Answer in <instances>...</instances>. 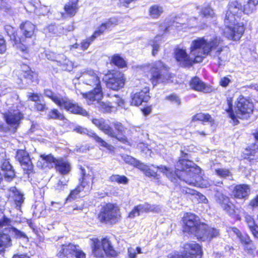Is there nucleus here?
I'll return each mask as SVG.
<instances>
[{"mask_svg":"<svg viewBox=\"0 0 258 258\" xmlns=\"http://www.w3.org/2000/svg\"><path fill=\"white\" fill-rule=\"evenodd\" d=\"M191 52L196 56L197 62H202L204 58L210 55L217 60L219 66H220L228 59V51L223 47L222 40L217 37L209 40L204 37L193 40Z\"/></svg>","mask_w":258,"mask_h":258,"instance_id":"obj_1","label":"nucleus"},{"mask_svg":"<svg viewBox=\"0 0 258 258\" xmlns=\"http://www.w3.org/2000/svg\"><path fill=\"white\" fill-rule=\"evenodd\" d=\"M256 8L248 0L243 8L240 4L236 1H231L226 13L224 23L226 28L224 35L229 39L238 40L242 36L244 28L243 24L238 23L239 15L243 12L244 14L249 15L252 13Z\"/></svg>","mask_w":258,"mask_h":258,"instance_id":"obj_2","label":"nucleus"},{"mask_svg":"<svg viewBox=\"0 0 258 258\" xmlns=\"http://www.w3.org/2000/svg\"><path fill=\"white\" fill-rule=\"evenodd\" d=\"M181 156L175 165V169L179 171V179H182L189 185L207 188L211 185L199 174L201 169L189 160V154L185 150H181Z\"/></svg>","mask_w":258,"mask_h":258,"instance_id":"obj_3","label":"nucleus"},{"mask_svg":"<svg viewBox=\"0 0 258 258\" xmlns=\"http://www.w3.org/2000/svg\"><path fill=\"white\" fill-rule=\"evenodd\" d=\"M100 75L96 71L87 69L82 73L80 77L84 84L93 89L88 93H82L83 98L89 100L90 103L94 100H101L103 98Z\"/></svg>","mask_w":258,"mask_h":258,"instance_id":"obj_4","label":"nucleus"},{"mask_svg":"<svg viewBox=\"0 0 258 258\" xmlns=\"http://www.w3.org/2000/svg\"><path fill=\"white\" fill-rule=\"evenodd\" d=\"M11 220L6 216H4L3 219L0 220V229L5 227V233H0V253L3 252L6 248L12 245L9 234L16 238H27L25 233L14 227H11Z\"/></svg>","mask_w":258,"mask_h":258,"instance_id":"obj_5","label":"nucleus"},{"mask_svg":"<svg viewBox=\"0 0 258 258\" xmlns=\"http://www.w3.org/2000/svg\"><path fill=\"white\" fill-rule=\"evenodd\" d=\"M228 104L229 109L227 111L229 113V116L234 124L238 123L237 118H246L253 111V104L242 97H240L238 99L236 105L237 110L236 111V114L232 111V104L229 100H228Z\"/></svg>","mask_w":258,"mask_h":258,"instance_id":"obj_6","label":"nucleus"},{"mask_svg":"<svg viewBox=\"0 0 258 258\" xmlns=\"http://www.w3.org/2000/svg\"><path fill=\"white\" fill-rule=\"evenodd\" d=\"M49 99L60 108H63L73 113L79 114L83 116L88 115L86 110L60 94L54 93Z\"/></svg>","mask_w":258,"mask_h":258,"instance_id":"obj_7","label":"nucleus"},{"mask_svg":"<svg viewBox=\"0 0 258 258\" xmlns=\"http://www.w3.org/2000/svg\"><path fill=\"white\" fill-rule=\"evenodd\" d=\"M152 166L153 167L154 169H152L151 167L141 163L138 169L143 171L146 176L153 177L157 179L158 178V175L157 174L158 169H159L160 171L165 174L172 182H176L178 178H180L179 171L176 169V171L173 172L170 168L165 166L161 165L160 166L154 167L153 165H152Z\"/></svg>","mask_w":258,"mask_h":258,"instance_id":"obj_8","label":"nucleus"},{"mask_svg":"<svg viewBox=\"0 0 258 258\" xmlns=\"http://www.w3.org/2000/svg\"><path fill=\"white\" fill-rule=\"evenodd\" d=\"M120 217V209L116 205L108 203L102 207L99 214L100 221L102 223L114 224Z\"/></svg>","mask_w":258,"mask_h":258,"instance_id":"obj_9","label":"nucleus"},{"mask_svg":"<svg viewBox=\"0 0 258 258\" xmlns=\"http://www.w3.org/2000/svg\"><path fill=\"white\" fill-rule=\"evenodd\" d=\"M150 80L154 86L160 83H164L169 78L167 67L161 61L152 64L150 69Z\"/></svg>","mask_w":258,"mask_h":258,"instance_id":"obj_10","label":"nucleus"},{"mask_svg":"<svg viewBox=\"0 0 258 258\" xmlns=\"http://www.w3.org/2000/svg\"><path fill=\"white\" fill-rule=\"evenodd\" d=\"M93 253L97 257H102L104 255L113 257L117 254L110 241L107 238H103L101 241L97 239L94 240Z\"/></svg>","mask_w":258,"mask_h":258,"instance_id":"obj_11","label":"nucleus"},{"mask_svg":"<svg viewBox=\"0 0 258 258\" xmlns=\"http://www.w3.org/2000/svg\"><path fill=\"white\" fill-rule=\"evenodd\" d=\"M40 159L41 161L39 160L38 163L43 162V165L41 166L42 167L47 166L45 164L53 163L55 166L56 171L61 174L66 175L71 171V166L70 163L64 159H55L51 155H42L40 156ZM38 166H39V163Z\"/></svg>","mask_w":258,"mask_h":258,"instance_id":"obj_12","label":"nucleus"},{"mask_svg":"<svg viewBox=\"0 0 258 258\" xmlns=\"http://www.w3.org/2000/svg\"><path fill=\"white\" fill-rule=\"evenodd\" d=\"M183 231L184 233L194 235L197 237L198 233L201 231V225H204L200 222L198 216L190 213H186L183 218Z\"/></svg>","mask_w":258,"mask_h":258,"instance_id":"obj_13","label":"nucleus"},{"mask_svg":"<svg viewBox=\"0 0 258 258\" xmlns=\"http://www.w3.org/2000/svg\"><path fill=\"white\" fill-rule=\"evenodd\" d=\"M92 123L102 131L105 134L112 138L116 139L118 141L124 144H128V142L125 136H120L116 135L113 128L110 126L108 122L103 118H93Z\"/></svg>","mask_w":258,"mask_h":258,"instance_id":"obj_14","label":"nucleus"},{"mask_svg":"<svg viewBox=\"0 0 258 258\" xmlns=\"http://www.w3.org/2000/svg\"><path fill=\"white\" fill-rule=\"evenodd\" d=\"M214 190L216 192L215 194L216 201L220 205L221 208L228 215L230 216L234 215L235 206L230 202L229 198L220 192L218 187H215Z\"/></svg>","mask_w":258,"mask_h":258,"instance_id":"obj_15","label":"nucleus"},{"mask_svg":"<svg viewBox=\"0 0 258 258\" xmlns=\"http://www.w3.org/2000/svg\"><path fill=\"white\" fill-rule=\"evenodd\" d=\"M192 43L190 47V55H188L185 49L177 48L175 50V57L180 64L183 67L191 66L194 63H199L196 61V56L191 54Z\"/></svg>","mask_w":258,"mask_h":258,"instance_id":"obj_16","label":"nucleus"},{"mask_svg":"<svg viewBox=\"0 0 258 258\" xmlns=\"http://www.w3.org/2000/svg\"><path fill=\"white\" fill-rule=\"evenodd\" d=\"M160 208L158 206L151 205L148 203L141 204L135 206L128 215V217L133 219L136 216H139L141 213H148L150 212H159Z\"/></svg>","mask_w":258,"mask_h":258,"instance_id":"obj_17","label":"nucleus"},{"mask_svg":"<svg viewBox=\"0 0 258 258\" xmlns=\"http://www.w3.org/2000/svg\"><path fill=\"white\" fill-rule=\"evenodd\" d=\"M125 79L124 75L120 72H115L109 77L106 81V86L113 90H118L123 87Z\"/></svg>","mask_w":258,"mask_h":258,"instance_id":"obj_18","label":"nucleus"},{"mask_svg":"<svg viewBox=\"0 0 258 258\" xmlns=\"http://www.w3.org/2000/svg\"><path fill=\"white\" fill-rule=\"evenodd\" d=\"M149 88L145 87L139 92H133L131 94V104L134 106H139L143 102H147L150 99Z\"/></svg>","mask_w":258,"mask_h":258,"instance_id":"obj_19","label":"nucleus"},{"mask_svg":"<svg viewBox=\"0 0 258 258\" xmlns=\"http://www.w3.org/2000/svg\"><path fill=\"white\" fill-rule=\"evenodd\" d=\"M5 118L7 123L16 130L21 120L23 118V115L18 109L11 108L5 114Z\"/></svg>","mask_w":258,"mask_h":258,"instance_id":"obj_20","label":"nucleus"},{"mask_svg":"<svg viewBox=\"0 0 258 258\" xmlns=\"http://www.w3.org/2000/svg\"><path fill=\"white\" fill-rule=\"evenodd\" d=\"M183 252L186 258H200L202 255L201 246L195 242L184 245Z\"/></svg>","mask_w":258,"mask_h":258,"instance_id":"obj_21","label":"nucleus"},{"mask_svg":"<svg viewBox=\"0 0 258 258\" xmlns=\"http://www.w3.org/2000/svg\"><path fill=\"white\" fill-rule=\"evenodd\" d=\"M200 227L201 231L200 233H198L197 238L202 241L211 240L213 238L216 237L219 235L218 230L210 228L205 224L201 225Z\"/></svg>","mask_w":258,"mask_h":258,"instance_id":"obj_22","label":"nucleus"},{"mask_svg":"<svg viewBox=\"0 0 258 258\" xmlns=\"http://www.w3.org/2000/svg\"><path fill=\"white\" fill-rule=\"evenodd\" d=\"M16 159L19 162L24 170L30 171L33 169V164L30 160L29 154L24 150L17 151Z\"/></svg>","mask_w":258,"mask_h":258,"instance_id":"obj_23","label":"nucleus"},{"mask_svg":"<svg viewBox=\"0 0 258 258\" xmlns=\"http://www.w3.org/2000/svg\"><path fill=\"white\" fill-rule=\"evenodd\" d=\"M85 179L87 180L88 182L87 185H85L84 184L85 180H84L81 185L78 186L75 189L71 191L69 196L67 199V201H72L76 199L81 191H84L85 192H88L91 190L92 178L90 177H88V178H85Z\"/></svg>","mask_w":258,"mask_h":258,"instance_id":"obj_24","label":"nucleus"},{"mask_svg":"<svg viewBox=\"0 0 258 258\" xmlns=\"http://www.w3.org/2000/svg\"><path fill=\"white\" fill-rule=\"evenodd\" d=\"M75 130L79 133L80 134H87L89 136L92 137L98 144L101 146L106 148L109 150H112L114 148L110 144H108L105 141H104L102 138L99 137L96 133L93 132H89L85 128H83L81 126H77L75 128Z\"/></svg>","mask_w":258,"mask_h":258,"instance_id":"obj_25","label":"nucleus"},{"mask_svg":"<svg viewBox=\"0 0 258 258\" xmlns=\"http://www.w3.org/2000/svg\"><path fill=\"white\" fill-rule=\"evenodd\" d=\"M9 196L14 202L15 208L17 210H20L25 200L24 195L15 187H12L10 189Z\"/></svg>","mask_w":258,"mask_h":258,"instance_id":"obj_26","label":"nucleus"},{"mask_svg":"<svg viewBox=\"0 0 258 258\" xmlns=\"http://www.w3.org/2000/svg\"><path fill=\"white\" fill-rule=\"evenodd\" d=\"M49 58L55 60L57 64L59 66L62 70L71 71L73 68L72 62L67 59L66 56L62 54H59L54 58Z\"/></svg>","mask_w":258,"mask_h":258,"instance_id":"obj_27","label":"nucleus"},{"mask_svg":"<svg viewBox=\"0 0 258 258\" xmlns=\"http://www.w3.org/2000/svg\"><path fill=\"white\" fill-rule=\"evenodd\" d=\"M117 20L115 18L110 19L105 23H102L101 25L100 26L97 28V29L94 32V34L92 35L95 38H96L98 36L102 34L108 29L117 25Z\"/></svg>","mask_w":258,"mask_h":258,"instance_id":"obj_28","label":"nucleus"},{"mask_svg":"<svg viewBox=\"0 0 258 258\" xmlns=\"http://www.w3.org/2000/svg\"><path fill=\"white\" fill-rule=\"evenodd\" d=\"M250 191V188L248 185L239 184L235 186L233 190V195L236 198H245L249 195Z\"/></svg>","mask_w":258,"mask_h":258,"instance_id":"obj_29","label":"nucleus"},{"mask_svg":"<svg viewBox=\"0 0 258 258\" xmlns=\"http://www.w3.org/2000/svg\"><path fill=\"white\" fill-rule=\"evenodd\" d=\"M190 87L196 91L208 93L211 89L202 82L199 78L195 77L191 79L189 83Z\"/></svg>","mask_w":258,"mask_h":258,"instance_id":"obj_30","label":"nucleus"},{"mask_svg":"<svg viewBox=\"0 0 258 258\" xmlns=\"http://www.w3.org/2000/svg\"><path fill=\"white\" fill-rule=\"evenodd\" d=\"M35 29V25L28 21L25 22L20 26V29L26 38L31 37L34 34Z\"/></svg>","mask_w":258,"mask_h":258,"instance_id":"obj_31","label":"nucleus"},{"mask_svg":"<svg viewBox=\"0 0 258 258\" xmlns=\"http://www.w3.org/2000/svg\"><path fill=\"white\" fill-rule=\"evenodd\" d=\"M181 191L184 194L197 196L199 201L202 203H207L208 202V199L205 196L202 195L194 189L183 186L181 188Z\"/></svg>","mask_w":258,"mask_h":258,"instance_id":"obj_32","label":"nucleus"},{"mask_svg":"<svg viewBox=\"0 0 258 258\" xmlns=\"http://www.w3.org/2000/svg\"><path fill=\"white\" fill-rule=\"evenodd\" d=\"M192 121H201L203 122H209L211 127H213L214 121L212 117L209 114L204 113H199L192 117ZM212 130H213L212 127Z\"/></svg>","mask_w":258,"mask_h":258,"instance_id":"obj_33","label":"nucleus"},{"mask_svg":"<svg viewBox=\"0 0 258 258\" xmlns=\"http://www.w3.org/2000/svg\"><path fill=\"white\" fill-rule=\"evenodd\" d=\"M65 14L67 16L72 17L74 16L78 10L77 0L74 2H69L64 7Z\"/></svg>","mask_w":258,"mask_h":258,"instance_id":"obj_34","label":"nucleus"},{"mask_svg":"<svg viewBox=\"0 0 258 258\" xmlns=\"http://www.w3.org/2000/svg\"><path fill=\"white\" fill-rule=\"evenodd\" d=\"M101 100H94L92 102L90 103L89 100H87L88 104H92L94 102L96 101L98 106L97 107L99 109L100 111L103 112H110L111 111V109L112 108V105L110 102H100Z\"/></svg>","mask_w":258,"mask_h":258,"instance_id":"obj_35","label":"nucleus"},{"mask_svg":"<svg viewBox=\"0 0 258 258\" xmlns=\"http://www.w3.org/2000/svg\"><path fill=\"white\" fill-rule=\"evenodd\" d=\"M69 248H70L69 253L75 255L77 258H85L86 254L82 250L79 249L78 245L70 243L69 244Z\"/></svg>","mask_w":258,"mask_h":258,"instance_id":"obj_36","label":"nucleus"},{"mask_svg":"<svg viewBox=\"0 0 258 258\" xmlns=\"http://www.w3.org/2000/svg\"><path fill=\"white\" fill-rule=\"evenodd\" d=\"M111 62L120 68H123L126 66V61L118 54H115L112 56Z\"/></svg>","mask_w":258,"mask_h":258,"instance_id":"obj_37","label":"nucleus"},{"mask_svg":"<svg viewBox=\"0 0 258 258\" xmlns=\"http://www.w3.org/2000/svg\"><path fill=\"white\" fill-rule=\"evenodd\" d=\"M163 12L162 8L158 5H154L151 7L149 10L150 17L154 19L160 17Z\"/></svg>","mask_w":258,"mask_h":258,"instance_id":"obj_38","label":"nucleus"},{"mask_svg":"<svg viewBox=\"0 0 258 258\" xmlns=\"http://www.w3.org/2000/svg\"><path fill=\"white\" fill-rule=\"evenodd\" d=\"M48 119H58L63 120L65 117L63 114L61 113L56 109H51L47 114Z\"/></svg>","mask_w":258,"mask_h":258,"instance_id":"obj_39","label":"nucleus"},{"mask_svg":"<svg viewBox=\"0 0 258 258\" xmlns=\"http://www.w3.org/2000/svg\"><path fill=\"white\" fill-rule=\"evenodd\" d=\"M121 158L126 163L132 165L138 168H139L142 163L140 161L137 160L135 158L128 155H123L121 156Z\"/></svg>","mask_w":258,"mask_h":258,"instance_id":"obj_40","label":"nucleus"},{"mask_svg":"<svg viewBox=\"0 0 258 258\" xmlns=\"http://www.w3.org/2000/svg\"><path fill=\"white\" fill-rule=\"evenodd\" d=\"M5 30L8 35L10 37V39L14 42H15L17 44V42L18 41V37L15 32V29L10 25H6L5 27Z\"/></svg>","mask_w":258,"mask_h":258,"instance_id":"obj_41","label":"nucleus"},{"mask_svg":"<svg viewBox=\"0 0 258 258\" xmlns=\"http://www.w3.org/2000/svg\"><path fill=\"white\" fill-rule=\"evenodd\" d=\"M109 180L111 182H116L121 184H126L128 181L126 177L119 175H112L109 177Z\"/></svg>","mask_w":258,"mask_h":258,"instance_id":"obj_42","label":"nucleus"},{"mask_svg":"<svg viewBox=\"0 0 258 258\" xmlns=\"http://www.w3.org/2000/svg\"><path fill=\"white\" fill-rule=\"evenodd\" d=\"M161 37L157 36L154 40L151 42V45L152 47V54L155 56L158 52L160 48Z\"/></svg>","mask_w":258,"mask_h":258,"instance_id":"obj_43","label":"nucleus"},{"mask_svg":"<svg viewBox=\"0 0 258 258\" xmlns=\"http://www.w3.org/2000/svg\"><path fill=\"white\" fill-rule=\"evenodd\" d=\"M69 251V244L62 245L57 253V256L58 258H68V254H70Z\"/></svg>","mask_w":258,"mask_h":258,"instance_id":"obj_44","label":"nucleus"},{"mask_svg":"<svg viewBox=\"0 0 258 258\" xmlns=\"http://www.w3.org/2000/svg\"><path fill=\"white\" fill-rule=\"evenodd\" d=\"M216 174L222 177V178H227V177H231L232 174L231 172L227 169L226 168H218L215 170Z\"/></svg>","mask_w":258,"mask_h":258,"instance_id":"obj_45","label":"nucleus"},{"mask_svg":"<svg viewBox=\"0 0 258 258\" xmlns=\"http://www.w3.org/2000/svg\"><path fill=\"white\" fill-rule=\"evenodd\" d=\"M144 252L142 251L140 247H137L136 248L130 247L127 249V254L129 258H137V253H142Z\"/></svg>","mask_w":258,"mask_h":258,"instance_id":"obj_46","label":"nucleus"},{"mask_svg":"<svg viewBox=\"0 0 258 258\" xmlns=\"http://www.w3.org/2000/svg\"><path fill=\"white\" fill-rule=\"evenodd\" d=\"M201 14L203 17L206 18H212L215 15L214 11L208 6H205L202 8Z\"/></svg>","mask_w":258,"mask_h":258,"instance_id":"obj_47","label":"nucleus"},{"mask_svg":"<svg viewBox=\"0 0 258 258\" xmlns=\"http://www.w3.org/2000/svg\"><path fill=\"white\" fill-rule=\"evenodd\" d=\"M95 38L93 37V35H92L90 37L88 38L87 39H85V40L83 41L81 43V47L82 50H86L87 49L89 45H90L91 43L95 40Z\"/></svg>","mask_w":258,"mask_h":258,"instance_id":"obj_48","label":"nucleus"},{"mask_svg":"<svg viewBox=\"0 0 258 258\" xmlns=\"http://www.w3.org/2000/svg\"><path fill=\"white\" fill-rule=\"evenodd\" d=\"M34 108L36 110L39 111H44L46 110L48 108L45 103H43L41 101L37 102L34 103Z\"/></svg>","mask_w":258,"mask_h":258,"instance_id":"obj_49","label":"nucleus"},{"mask_svg":"<svg viewBox=\"0 0 258 258\" xmlns=\"http://www.w3.org/2000/svg\"><path fill=\"white\" fill-rule=\"evenodd\" d=\"M166 99L177 105H179L181 103L180 98L175 94H171V95L167 96L166 97Z\"/></svg>","mask_w":258,"mask_h":258,"instance_id":"obj_50","label":"nucleus"},{"mask_svg":"<svg viewBox=\"0 0 258 258\" xmlns=\"http://www.w3.org/2000/svg\"><path fill=\"white\" fill-rule=\"evenodd\" d=\"M67 181L66 180L62 181L59 180L55 186V190H57L58 191L63 190L65 187L67 186Z\"/></svg>","mask_w":258,"mask_h":258,"instance_id":"obj_51","label":"nucleus"},{"mask_svg":"<svg viewBox=\"0 0 258 258\" xmlns=\"http://www.w3.org/2000/svg\"><path fill=\"white\" fill-rule=\"evenodd\" d=\"M6 50V41L2 35H0V53H4Z\"/></svg>","mask_w":258,"mask_h":258,"instance_id":"obj_52","label":"nucleus"},{"mask_svg":"<svg viewBox=\"0 0 258 258\" xmlns=\"http://www.w3.org/2000/svg\"><path fill=\"white\" fill-rule=\"evenodd\" d=\"M18 41L17 42V44H16L15 42H14V45H15L16 47L22 51H24L26 50L27 47L22 43L23 40H22V39L19 38H18Z\"/></svg>","mask_w":258,"mask_h":258,"instance_id":"obj_53","label":"nucleus"},{"mask_svg":"<svg viewBox=\"0 0 258 258\" xmlns=\"http://www.w3.org/2000/svg\"><path fill=\"white\" fill-rule=\"evenodd\" d=\"M29 99L36 103L37 102L41 101L39 95L37 94L29 93L28 95Z\"/></svg>","mask_w":258,"mask_h":258,"instance_id":"obj_54","label":"nucleus"},{"mask_svg":"<svg viewBox=\"0 0 258 258\" xmlns=\"http://www.w3.org/2000/svg\"><path fill=\"white\" fill-rule=\"evenodd\" d=\"M239 238L242 244H248L249 245V242H251L249 237L247 235H241Z\"/></svg>","mask_w":258,"mask_h":258,"instance_id":"obj_55","label":"nucleus"},{"mask_svg":"<svg viewBox=\"0 0 258 258\" xmlns=\"http://www.w3.org/2000/svg\"><path fill=\"white\" fill-rule=\"evenodd\" d=\"M230 82V79L228 78V77H225L221 78L220 82V84L222 87H226L229 85Z\"/></svg>","mask_w":258,"mask_h":258,"instance_id":"obj_56","label":"nucleus"},{"mask_svg":"<svg viewBox=\"0 0 258 258\" xmlns=\"http://www.w3.org/2000/svg\"><path fill=\"white\" fill-rule=\"evenodd\" d=\"M81 174L82 176V181L81 182V183L84 181V180H85V183H84V184L85 185H86L87 183H88V182L87 181V180L85 179V178H88V177H90L92 179H93V178L91 175H86L85 174L84 169H83L82 168H81ZM92 182H93V180L91 181V184H92Z\"/></svg>","mask_w":258,"mask_h":258,"instance_id":"obj_57","label":"nucleus"},{"mask_svg":"<svg viewBox=\"0 0 258 258\" xmlns=\"http://www.w3.org/2000/svg\"><path fill=\"white\" fill-rule=\"evenodd\" d=\"M35 74L30 70L26 71L24 74V77L26 79L32 80Z\"/></svg>","mask_w":258,"mask_h":258,"instance_id":"obj_58","label":"nucleus"},{"mask_svg":"<svg viewBox=\"0 0 258 258\" xmlns=\"http://www.w3.org/2000/svg\"><path fill=\"white\" fill-rule=\"evenodd\" d=\"M115 129L119 133H121L123 130V127L121 123L116 122L114 124Z\"/></svg>","mask_w":258,"mask_h":258,"instance_id":"obj_59","label":"nucleus"},{"mask_svg":"<svg viewBox=\"0 0 258 258\" xmlns=\"http://www.w3.org/2000/svg\"><path fill=\"white\" fill-rule=\"evenodd\" d=\"M252 233L253 235L258 238V226L256 225L253 228L250 230Z\"/></svg>","mask_w":258,"mask_h":258,"instance_id":"obj_60","label":"nucleus"},{"mask_svg":"<svg viewBox=\"0 0 258 258\" xmlns=\"http://www.w3.org/2000/svg\"><path fill=\"white\" fill-rule=\"evenodd\" d=\"M54 93L50 89H45L44 91V96L48 98H50Z\"/></svg>","mask_w":258,"mask_h":258,"instance_id":"obj_61","label":"nucleus"},{"mask_svg":"<svg viewBox=\"0 0 258 258\" xmlns=\"http://www.w3.org/2000/svg\"><path fill=\"white\" fill-rule=\"evenodd\" d=\"M253 245L252 242H249V245L248 244H245V249L248 252H250L253 249Z\"/></svg>","mask_w":258,"mask_h":258,"instance_id":"obj_62","label":"nucleus"},{"mask_svg":"<svg viewBox=\"0 0 258 258\" xmlns=\"http://www.w3.org/2000/svg\"><path fill=\"white\" fill-rule=\"evenodd\" d=\"M250 205L253 207H258V196L251 201Z\"/></svg>","mask_w":258,"mask_h":258,"instance_id":"obj_63","label":"nucleus"},{"mask_svg":"<svg viewBox=\"0 0 258 258\" xmlns=\"http://www.w3.org/2000/svg\"><path fill=\"white\" fill-rule=\"evenodd\" d=\"M58 54H56L53 52H51V53H47L46 54V57L47 58V59H49V60H51L52 61H56L55 60H54V59H51L49 57H51V58H54L56 55H57Z\"/></svg>","mask_w":258,"mask_h":258,"instance_id":"obj_64","label":"nucleus"}]
</instances>
